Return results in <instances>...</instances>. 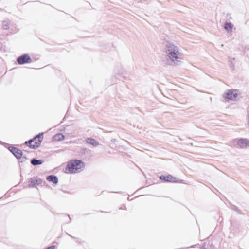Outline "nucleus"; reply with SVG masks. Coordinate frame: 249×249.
Listing matches in <instances>:
<instances>
[{
	"mask_svg": "<svg viewBox=\"0 0 249 249\" xmlns=\"http://www.w3.org/2000/svg\"><path fill=\"white\" fill-rule=\"evenodd\" d=\"M41 182V179L37 177L32 178L29 181V187H35L36 185H38L40 184Z\"/></svg>",
	"mask_w": 249,
	"mask_h": 249,
	"instance_id": "nucleus-8",
	"label": "nucleus"
},
{
	"mask_svg": "<svg viewBox=\"0 0 249 249\" xmlns=\"http://www.w3.org/2000/svg\"><path fill=\"white\" fill-rule=\"evenodd\" d=\"M8 147H6L11 153L17 159H19L22 158V151L19 148H18L13 146H11L7 144Z\"/></svg>",
	"mask_w": 249,
	"mask_h": 249,
	"instance_id": "nucleus-4",
	"label": "nucleus"
},
{
	"mask_svg": "<svg viewBox=\"0 0 249 249\" xmlns=\"http://www.w3.org/2000/svg\"><path fill=\"white\" fill-rule=\"evenodd\" d=\"M81 152H82V153L84 154H88L90 153V150L87 149V148L83 147V148H81Z\"/></svg>",
	"mask_w": 249,
	"mask_h": 249,
	"instance_id": "nucleus-16",
	"label": "nucleus"
},
{
	"mask_svg": "<svg viewBox=\"0 0 249 249\" xmlns=\"http://www.w3.org/2000/svg\"><path fill=\"white\" fill-rule=\"evenodd\" d=\"M159 178L165 182H176L177 178L171 175H161L159 177Z\"/></svg>",
	"mask_w": 249,
	"mask_h": 249,
	"instance_id": "nucleus-7",
	"label": "nucleus"
},
{
	"mask_svg": "<svg viewBox=\"0 0 249 249\" xmlns=\"http://www.w3.org/2000/svg\"><path fill=\"white\" fill-rule=\"evenodd\" d=\"M127 199H128V200H131L130 198H129V197H128Z\"/></svg>",
	"mask_w": 249,
	"mask_h": 249,
	"instance_id": "nucleus-25",
	"label": "nucleus"
},
{
	"mask_svg": "<svg viewBox=\"0 0 249 249\" xmlns=\"http://www.w3.org/2000/svg\"><path fill=\"white\" fill-rule=\"evenodd\" d=\"M86 142L87 143L95 147L97 146L100 144L99 142L98 141H97L96 140L92 138L89 137L86 138Z\"/></svg>",
	"mask_w": 249,
	"mask_h": 249,
	"instance_id": "nucleus-10",
	"label": "nucleus"
},
{
	"mask_svg": "<svg viewBox=\"0 0 249 249\" xmlns=\"http://www.w3.org/2000/svg\"><path fill=\"white\" fill-rule=\"evenodd\" d=\"M11 21L9 20H5L2 22V28L4 30H7L9 28V25Z\"/></svg>",
	"mask_w": 249,
	"mask_h": 249,
	"instance_id": "nucleus-14",
	"label": "nucleus"
},
{
	"mask_svg": "<svg viewBox=\"0 0 249 249\" xmlns=\"http://www.w3.org/2000/svg\"><path fill=\"white\" fill-rule=\"evenodd\" d=\"M231 209L237 212L238 213L241 214V211L238 209V208L235 206H233Z\"/></svg>",
	"mask_w": 249,
	"mask_h": 249,
	"instance_id": "nucleus-19",
	"label": "nucleus"
},
{
	"mask_svg": "<svg viewBox=\"0 0 249 249\" xmlns=\"http://www.w3.org/2000/svg\"><path fill=\"white\" fill-rule=\"evenodd\" d=\"M65 216H66V217H67L69 219V221L67 222V223H70L71 221V218L70 217V215L67 214V215H66Z\"/></svg>",
	"mask_w": 249,
	"mask_h": 249,
	"instance_id": "nucleus-21",
	"label": "nucleus"
},
{
	"mask_svg": "<svg viewBox=\"0 0 249 249\" xmlns=\"http://www.w3.org/2000/svg\"><path fill=\"white\" fill-rule=\"evenodd\" d=\"M1 142L0 141V143H1Z\"/></svg>",
	"mask_w": 249,
	"mask_h": 249,
	"instance_id": "nucleus-27",
	"label": "nucleus"
},
{
	"mask_svg": "<svg viewBox=\"0 0 249 249\" xmlns=\"http://www.w3.org/2000/svg\"><path fill=\"white\" fill-rule=\"evenodd\" d=\"M17 61L19 65H23L27 63H30L32 60L28 54H23L17 59Z\"/></svg>",
	"mask_w": 249,
	"mask_h": 249,
	"instance_id": "nucleus-5",
	"label": "nucleus"
},
{
	"mask_svg": "<svg viewBox=\"0 0 249 249\" xmlns=\"http://www.w3.org/2000/svg\"><path fill=\"white\" fill-rule=\"evenodd\" d=\"M43 132L39 133L33 138L26 141L25 144L32 149H37L41 145L43 139Z\"/></svg>",
	"mask_w": 249,
	"mask_h": 249,
	"instance_id": "nucleus-3",
	"label": "nucleus"
},
{
	"mask_svg": "<svg viewBox=\"0 0 249 249\" xmlns=\"http://www.w3.org/2000/svg\"><path fill=\"white\" fill-rule=\"evenodd\" d=\"M54 141H61L65 139V136L62 133H57L53 138Z\"/></svg>",
	"mask_w": 249,
	"mask_h": 249,
	"instance_id": "nucleus-12",
	"label": "nucleus"
},
{
	"mask_svg": "<svg viewBox=\"0 0 249 249\" xmlns=\"http://www.w3.org/2000/svg\"><path fill=\"white\" fill-rule=\"evenodd\" d=\"M237 145L242 148L249 146V141L247 139H240L237 142Z\"/></svg>",
	"mask_w": 249,
	"mask_h": 249,
	"instance_id": "nucleus-9",
	"label": "nucleus"
},
{
	"mask_svg": "<svg viewBox=\"0 0 249 249\" xmlns=\"http://www.w3.org/2000/svg\"><path fill=\"white\" fill-rule=\"evenodd\" d=\"M67 234H68L69 236H70V237H71V238H75V237H74V236H72V235H70V234H68V233H67Z\"/></svg>",
	"mask_w": 249,
	"mask_h": 249,
	"instance_id": "nucleus-22",
	"label": "nucleus"
},
{
	"mask_svg": "<svg viewBox=\"0 0 249 249\" xmlns=\"http://www.w3.org/2000/svg\"><path fill=\"white\" fill-rule=\"evenodd\" d=\"M201 248L202 249H206V248H205V247L204 246H202V247Z\"/></svg>",
	"mask_w": 249,
	"mask_h": 249,
	"instance_id": "nucleus-23",
	"label": "nucleus"
},
{
	"mask_svg": "<svg viewBox=\"0 0 249 249\" xmlns=\"http://www.w3.org/2000/svg\"><path fill=\"white\" fill-rule=\"evenodd\" d=\"M85 163L82 160L74 159L70 160L65 168V172L69 174H75L82 171L85 168Z\"/></svg>",
	"mask_w": 249,
	"mask_h": 249,
	"instance_id": "nucleus-2",
	"label": "nucleus"
},
{
	"mask_svg": "<svg viewBox=\"0 0 249 249\" xmlns=\"http://www.w3.org/2000/svg\"><path fill=\"white\" fill-rule=\"evenodd\" d=\"M55 246L54 245H51L47 247L45 249H54Z\"/></svg>",
	"mask_w": 249,
	"mask_h": 249,
	"instance_id": "nucleus-20",
	"label": "nucleus"
},
{
	"mask_svg": "<svg viewBox=\"0 0 249 249\" xmlns=\"http://www.w3.org/2000/svg\"><path fill=\"white\" fill-rule=\"evenodd\" d=\"M238 90L236 89H230L223 94V97L229 100H233L237 96Z\"/></svg>",
	"mask_w": 249,
	"mask_h": 249,
	"instance_id": "nucleus-6",
	"label": "nucleus"
},
{
	"mask_svg": "<svg viewBox=\"0 0 249 249\" xmlns=\"http://www.w3.org/2000/svg\"><path fill=\"white\" fill-rule=\"evenodd\" d=\"M229 67H230V68L232 70H234V65L232 63V62L231 61V58H229Z\"/></svg>",
	"mask_w": 249,
	"mask_h": 249,
	"instance_id": "nucleus-17",
	"label": "nucleus"
},
{
	"mask_svg": "<svg viewBox=\"0 0 249 249\" xmlns=\"http://www.w3.org/2000/svg\"><path fill=\"white\" fill-rule=\"evenodd\" d=\"M46 179L49 181L52 182L53 183L56 184L58 182V178L57 176L55 175H49L46 177Z\"/></svg>",
	"mask_w": 249,
	"mask_h": 249,
	"instance_id": "nucleus-11",
	"label": "nucleus"
},
{
	"mask_svg": "<svg viewBox=\"0 0 249 249\" xmlns=\"http://www.w3.org/2000/svg\"><path fill=\"white\" fill-rule=\"evenodd\" d=\"M224 28L228 32H231L232 30V25L231 23L226 22L224 24Z\"/></svg>",
	"mask_w": 249,
	"mask_h": 249,
	"instance_id": "nucleus-15",
	"label": "nucleus"
},
{
	"mask_svg": "<svg viewBox=\"0 0 249 249\" xmlns=\"http://www.w3.org/2000/svg\"><path fill=\"white\" fill-rule=\"evenodd\" d=\"M112 193H121V192H112Z\"/></svg>",
	"mask_w": 249,
	"mask_h": 249,
	"instance_id": "nucleus-24",
	"label": "nucleus"
},
{
	"mask_svg": "<svg viewBox=\"0 0 249 249\" xmlns=\"http://www.w3.org/2000/svg\"><path fill=\"white\" fill-rule=\"evenodd\" d=\"M35 142H36V140H34V142H33V143H35Z\"/></svg>",
	"mask_w": 249,
	"mask_h": 249,
	"instance_id": "nucleus-26",
	"label": "nucleus"
},
{
	"mask_svg": "<svg viewBox=\"0 0 249 249\" xmlns=\"http://www.w3.org/2000/svg\"><path fill=\"white\" fill-rule=\"evenodd\" d=\"M165 52L167 56L175 64L179 65L182 58V53L178 47L173 44L168 43L166 45Z\"/></svg>",
	"mask_w": 249,
	"mask_h": 249,
	"instance_id": "nucleus-1",
	"label": "nucleus"
},
{
	"mask_svg": "<svg viewBox=\"0 0 249 249\" xmlns=\"http://www.w3.org/2000/svg\"><path fill=\"white\" fill-rule=\"evenodd\" d=\"M43 163V160H38L36 158H33L31 160V163L34 166H37L41 165Z\"/></svg>",
	"mask_w": 249,
	"mask_h": 249,
	"instance_id": "nucleus-13",
	"label": "nucleus"
},
{
	"mask_svg": "<svg viewBox=\"0 0 249 249\" xmlns=\"http://www.w3.org/2000/svg\"><path fill=\"white\" fill-rule=\"evenodd\" d=\"M27 158L25 155H23V153L22 154V158H20L19 160H20L19 162H24L27 160Z\"/></svg>",
	"mask_w": 249,
	"mask_h": 249,
	"instance_id": "nucleus-18",
	"label": "nucleus"
}]
</instances>
